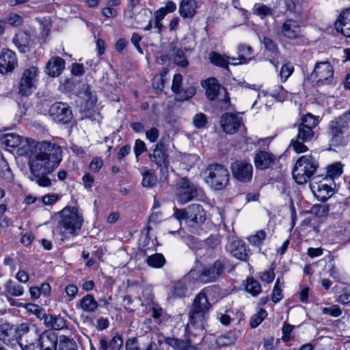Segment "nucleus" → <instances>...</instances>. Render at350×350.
Here are the masks:
<instances>
[{
	"label": "nucleus",
	"mask_w": 350,
	"mask_h": 350,
	"mask_svg": "<svg viewBox=\"0 0 350 350\" xmlns=\"http://www.w3.org/2000/svg\"><path fill=\"white\" fill-rule=\"evenodd\" d=\"M26 142L29 150L30 179L40 187H50L51 180L47 174H51L60 163L61 147L47 141L36 142L33 139H26Z\"/></svg>",
	"instance_id": "f257e3e1"
},
{
	"label": "nucleus",
	"mask_w": 350,
	"mask_h": 350,
	"mask_svg": "<svg viewBox=\"0 0 350 350\" xmlns=\"http://www.w3.org/2000/svg\"><path fill=\"white\" fill-rule=\"evenodd\" d=\"M191 228H197L203 224L206 220V212L203 206L198 204H192L185 208L177 209L171 218L169 223H175L176 228L180 229L181 221Z\"/></svg>",
	"instance_id": "f03ea898"
},
{
	"label": "nucleus",
	"mask_w": 350,
	"mask_h": 350,
	"mask_svg": "<svg viewBox=\"0 0 350 350\" xmlns=\"http://www.w3.org/2000/svg\"><path fill=\"white\" fill-rule=\"evenodd\" d=\"M206 291L203 289L196 295L189 312V324L199 330L205 329L207 315L212 308Z\"/></svg>",
	"instance_id": "7ed1b4c3"
},
{
	"label": "nucleus",
	"mask_w": 350,
	"mask_h": 350,
	"mask_svg": "<svg viewBox=\"0 0 350 350\" xmlns=\"http://www.w3.org/2000/svg\"><path fill=\"white\" fill-rule=\"evenodd\" d=\"M61 219L57 227L61 234L66 239L75 236L83 222L82 215L75 207H65L61 212Z\"/></svg>",
	"instance_id": "20e7f679"
},
{
	"label": "nucleus",
	"mask_w": 350,
	"mask_h": 350,
	"mask_svg": "<svg viewBox=\"0 0 350 350\" xmlns=\"http://www.w3.org/2000/svg\"><path fill=\"white\" fill-rule=\"evenodd\" d=\"M318 161L311 155H304L298 159L292 174L297 183H306L314 175L317 167Z\"/></svg>",
	"instance_id": "39448f33"
},
{
	"label": "nucleus",
	"mask_w": 350,
	"mask_h": 350,
	"mask_svg": "<svg viewBox=\"0 0 350 350\" xmlns=\"http://www.w3.org/2000/svg\"><path fill=\"white\" fill-rule=\"evenodd\" d=\"M206 182L215 190H222L228 184L230 173L228 170L221 164H211L206 170Z\"/></svg>",
	"instance_id": "423d86ee"
},
{
	"label": "nucleus",
	"mask_w": 350,
	"mask_h": 350,
	"mask_svg": "<svg viewBox=\"0 0 350 350\" xmlns=\"http://www.w3.org/2000/svg\"><path fill=\"white\" fill-rule=\"evenodd\" d=\"M225 261L224 260H217L209 266L205 267L200 270H191L190 275L192 280L200 283L206 284L216 281L224 272L225 268Z\"/></svg>",
	"instance_id": "0eeeda50"
},
{
	"label": "nucleus",
	"mask_w": 350,
	"mask_h": 350,
	"mask_svg": "<svg viewBox=\"0 0 350 350\" xmlns=\"http://www.w3.org/2000/svg\"><path fill=\"white\" fill-rule=\"evenodd\" d=\"M40 333L33 324L22 323L18 326L16 342L23 350H34Z\"/></svg>",
	"instance_id": "6e6552de"
},
{
	"label": "nucleus",
	"mask_w": 350,
	"mask_h": 350,
	"mask_svg": "<svg viewBox=\"0 0 350 350\" xmlns=\"http://www.w3.org/2000/svg\"><path fill=\"white\" fill-rule=\"evenodd\" d=\"M202 189L187 177L176 185V196L178 203L184 204L201 196Z\"/></svg>",
	"instance_id": "1a4fd4ad"
},
{
	"label": "nucleus",
	"mask_w": 350,
	"mask_h": 350,
	"mask_svg": "<svg viewBox=\"0 0 350 350\" xmlns=\"http://www.w3.org/2000/svg\"><path fill=\"white\" fill-rule=\"evenodd\" d=\"M38 73V68L36 66L24 70L18 85V92L21 96L28 97L36 90Z\"/></svg>",
	"instance_id": "9d476101"
},
{
	"label": "nucleus",
	"mask_w": 350,
	"mask_h": 350,
	"mask_svg": "<svg viewBox=\"0 0 350 350\" xmlns=\"http://www.w3.org/2000/svg\"><path fill=\"white\" fill-rule=\"evenodd\" d=\"M150 160L160 168V181L164 182L168 176L169 155L167 149L162 144H157L154 146L152 153L149 154Z\"/></svg>",
	"instance_id": "9b49d317"
},
{
	"label": "nucleus",
	"mask_w": 350,
	"mask_h": 350,
	"mask_svg": "<svg viewBox=\"0 0 350 350\" xmlns=\"http://www.w3.org/2000/svg\"><path fill=\"white\" fill-rule=\"evenodd\" d=\"M311 78L314 81L317 87L332 85L334 78V68L328 62H322L316 64Z\"/></svg>",
	"instance_id": "f8f14e48"
},
{
	"label": "nucleus",
	"mask_w": 350,
	"mask_h": 350,
	"mask_svg": "<svg viewBox=\"0 0 350 350\" xmlns=\"http://www.w3.org/2000/svg\"><path fill=\"white\" fill-rule=\"evenodd\" d=\"M319 124L318 119L311 113H307L301 118L297 125V138L302 142L311 141L314 135L313 129Z\"/></svg>",
	"instance_id": "ddd939ff"
},
{
	"label": "nucleus",
	"mask_w": 350,
	"mask_h": 350,
	"mask_svg": "<svg viewBox=\"0 0 350 350\" xmlns=\"http://www.w3.org/2000/svg\"><path fill=\"white\" fill-rule=\"evenodd\" d=\"M321 176H316L313 178L310 184V188L315 198L321 202L327 200L334 194V189L329 180L323 178L320 180Z\"/></svg>",
	"instance_id": "4468645a"
},
{
	"label": "nucleus",
	"mask_w": 350,
	"mask_h": 350,
	"mask_svg": "<svg viewBox=\"0 0 350 350\" xmlns=\"http://www.w3.org/2000/svg\"><path fill=\"white\" fill-rule=\"evenodd\" d=\"M233 177L243 183L250 182L253 176V166L246 160H237L231 163Z\"/></svg>",
	"instance_id": "2eb2a0df"
},
{
	"label": "nucleus",
	"mask_w": 350,
	"mask_h": 350,
	"mask_svg": "<svg viewBox=\"0 0 350 350\" xmlns=\"http://www.w3.org/2000/svg\"><path fill=\"white\" fill-rule=\"evenodd\" d=\"M49 116L57 122L67 124L72 119V112L67 104L57 102L49 109Z\"/></svg>",
	"instance_id": "dca6fc26"
},
{
	"label": "nucleus",
	"mask_w": 350,
	"mask_h": 350,
	"mask_svg": "<svg viewBox=\"0 0 350 350\" xmlns=\"http://www.w3.org/2000/svg\"><path fill=\"white\" fill-rule=\"evenodd\" d=\"M18 67L15 52L10 49H3L0 54V73L7 75Z\"/></svg>",
	"instance_id": "f3484780"
},
{
	"label": "nucleus",
	"mask_w": 350,
	"mask_h": 350,
	"mask_svg": "<svg viewBox=\"0 0 350 350\" xmlns=\"http://www.w3.org/2000/svg\"><path fill=\"white\" fill-rule=\"evenodd\" d=\"M191 279L192 278L190 275L189 271L182 279L172 282L169 298L176 299L185 297L188 293V287Z\"/></svg>",
	"instance_id": "a211bd4d"
},
{
	"label": "nucleus",
	"mask_w": 350,
	"mask_h": 350,
	"mask_svg": "<svg viewBox=\"0 0 350 350\" xmlns=\"http://www.w3.org/2000/svg\"><path fill=\"white\" fill-rule=\"evenodd\" d=\"M31 34L26 29H19L12 38V43L21 53H26L31 51Z\"/></svg>",
	"instance_id": "6ab92c4d"
},
{
	"label": "nucleus",
	"mask_w": 350,
	"mask_h": 350,
	"mask_svg": "<svg viewBox=\"0 0 350 350\" xmlns=\"http://www.w3.org/2000/svg\"><path fill=\"white\" fill-rule=\"evenodd\" d=\"M221 124L226 133L232 134L240 127L241 119L234 113H225L221 116Z\"/></svg>",
	"instance_id": "aec40b11"
},
{
	"label": "nucleus",
	"mask_w": 350,
	"mask_h": 350,
	"mask_svg": "<svg viewBox=\"0 0 350 350\" xmlns=\"http://www.w3.org/2000/svg\"><path fill=\"white\" fill-rule=\"evenodd\" d=\"M275 157L271 152L258 150L256 151L254 161L256 167L258 170H266L274 164Z\"/></svg>",
	"instance_id": "412c9836"
},
{
	"label": "nucleus",
	"mask_w": 350,
	"mask_h": 350,
	"mask_svg": "<svg viewBox=\"0 0 350 350\" xmlns=\"http://www.w3.org/2000/svg\"><path fill=\"white\" fill-rule=\"evenodd\" d=\"M57 336L52 330H46L40 334L39 345L41 350H57Z\"/></svg>",
	"instance_id": "4be33fe9"
},
{
	"label": "nucleus",
	"mask_w": 350,
	"mask_h": 350,
	"mask_svg": "<svg viewBox=\"0 0 350 350\" xmlns=\"http://www.w3.org/2000/svg\"><path fill=\"white\" fill-rule=\"evenodd\" d=\"M231 254L237 259L247 261L249 259L250 250L247 245L241 240L232 241L228 246Z\"/></svg>",
	"instance_id": "5701e85b"
},
{
	"label": "nucleus",
	"mask_w": 350,
	"mask_h": 350,
	"mask_svg": "<svg viewBox=\"0 0 350 350\" xmlns=\"http://www.w3.org/2000/svg\"><path fill=\"white\" fill-rule=\"evenodd\" d=\"M335 27L338 32L350 38V8L342 11L335 22Z\"/></svg>",
	"instance_id": "b1692460"
},
{
	"label": "nucleus",
	"mask_w": 350,
	"mask_h": 350,
	"mask_svg": "<svg viewBox=\"0 0 350 350\" xmlns=\"http://www.w3.org/2000/svg\"><path fill=\"white\" fill-rule=\"evenodd\" d=\"M65 68V61L60 57H52L46 63L45 72L52 77L59 76Z\"/></svg>",
	"instance_id": "393cba45"
},
{
	"label": "nucleus",
	"mask_w": 350,
	"mask_h": 350,
	"mask_svg": "<svg viewBox=\"0 0 350 350\" xmlns=\"http://www.w3.org/2000/svg\"><path fill=\"white\" fill-rule=\"evenodd\" d=\"M282 33L288 39L298 38L301 35V27L298 21L291 18L285 20L282 26Z\"/></svg>",
	"instance_id": "a878e982"
},
{
	"label": "nucleus",
	"mask_w": 350,
	"mask_h": 350,
	"mask_svg": "<svg viewBox=\"0 0 350 350\" xmlns=\"http://www.w3.org/2000/svg\"><path fill=\"white\" fill-rule=\"evenodd\" d=\"M26 139L27 138L24 139L16 133H8L4 135L3 143L7 146L16 148L25 142V144L24 146L18 149L20 154L23 155V154H27L29 150L26 142Z\"/></svg>",
	"instance_id": "bb28decb"
},
{
	"label": "nucleus",
	"mask_w": 350,
	"mask_h": 350,
	"mask_svg": "<svg viewBox=\"0 0 350 350\" xmlns=\"http://www.w3.org/2000/svg\"><path fill=\"white\" fill-rule=\"evenodd\" d=\"M18 336V327H15L10 323H2L0 325V340L5 344L9 345L13 341H16Z\"/></svg>",
	"instance_id": "cd10ccee"
},
{
	"label": "nucleus",
	"mask_w": 350,
	"mask_h": 350,
	"mask_svg": "<svg viewBox=\"0 0 350 350\" xmlns=\"http://www.w3.org/2000/svg\"><path fill=\"white\" fill-rule=\"evenodd\" d=\"M262 43L264 44L266 51L270 53V62L277 68L275 62L278 60L280 55L277 44L272 39L266 36L263 38Z\"/></svg>",
	"instance_id": "c85d7f7f"
},
{
	"label": "nucleus",
	"mask_w": 350,
	"mask_h": 350,
	"mask_svg": "<svg viewBox=\"0 0 350 350\" xmlns=\"http://www.w3.org/2000/svg\"><path fill=\"white\" fill-rule=\"evenodd\" d=\"M196 8L195 0H182L179 6L180 15L183 18H192L196 14Z\"/></svg>",
	"instance_id": "c756f323"
},
{
	"label": "nucleus",
	"mask_w": 350,
	"mask_h": 350,
	"mask_svg": "<svg viewBox=\"0 0 350 350\" xmlns=\"http://www.w3.org/2000/svg\"><path fill=\"white\" fill-rule=\"evenodd\" d=\"M202 86L206 87V95L208 100H213L218 96L219 91V85L215 78L208 79L202 83Z\"/></svg>",
	"instance_id": "7c9ffc66"
},
{
	"label": "nucleus",
	"mask_w": 350,
	"mask_h": 350,
	"mask_svg": "<svg viewBox=\"0 0 350 350\" xmlns=\"http://www.w3.org/2000/svg\"><path fill=\"white\" fill-rule=\"evenodd\" d=\"M77 307L84 312H93L98 307V304L93 295L87 294L81 299Z\"/></svg>",
	"instance_id": "2f4dec72"
},
{
	"label": "nucleus",
	"mask_w": 350,
	"mask_h": 350,
	"mask_svg": "<svg viewBox=\"0 0 350 350\" xmlns=\"http://www.w3.org/2000/svg\"><path fill=\"white\" fill-rule=\"evenodd\" d=\"M44 323L48 327H51L55 330H59L65 326L64 319L55 314L47 315L43 314Z\"/></svg>",
	"instance_id": "473e14b6"
},
{
	"label": "nucleus",
	"mask_w": 350,
	"mask_h": 350,
	"mask_svg": "<svg viewBox=\"0 0 350 350\" xmlns=\"http://www.w3.org/2000/svg\"><path fill=\"white\" fill-rule=\"evenodd\" d=\"M343 165L340 162H336L327 167L326 176L329 181L333 183L334 178L340 177L343 173Z\"/></svg>",
	"instance_id": "72a5a7b5"
},
{
	"label": "nucleus",
	"mask_w": 350,
	"mask_h": 350,
	"mask_svg": "<svg viewBox=\"0 0 350 350\" xmlns=\"http://www.w3.org/2000/svg\"><path fill=\"white\" fill-rule=\"evenodd\" d=\"M239 55V63H233V64L247 63L252 59L251 55L253 53V49L251 46L240 45L237 51Z\"/></svg>",
	"instance_id": "f704fd0d"
},
{
	"label": "nucleus",
	"mask_w": 350,
	"mask_h": 350,
	"mask_svg": "<svg viewBox=\"0 0 350 350\" xmlns=\"http://www.w3.org/2000/svg\"><path fill=\"white\" fill-rule=\"evenodd\" d=\"M5 289L8 294L14 297H19L24 293L23 287L11 280L5 284Z\"/></svg>",
	"instance_id": "c9c22d12"
},
{
	"label": "nucleus",
	"mask_w": 350,
	"mask_h": 350,
	"mask_svg": "<svg viewBox=\"0 0 350 350\" xmlns=\"http://www.w3.org/2000/svg\"><path fill=\"white\" fill-rule=\"evenodd\" d=\"M190 340H183L173 337L165 338V342L175 350H185Z\"/></svg>",
	"instance_id": "e433bc0d"
},
{
	"label": "nucleus",
	"mask_w": 350,
	"mask_h": 350,
	"mask_svg": "<svg viewBox=\"0 0 350 350\" xmlns=\"http://www.w3.org/2000/svg\"><path fill=\"white\" fill-rule=\"evenodd\" d=\"M283 278H278L272 292V301L274 303L279 302L283 298L282 288L284 287Z\"/></svg>",
	"instance_id": "4c0bfd02"
},
{
	"label": "nucleus",
	"mask_w": 350,
	"mask_h": 350,
	"mask_svg": "<svg viewBox=\"0 0 350 350\" xmlns=\"http://www.w3.org/2000/svg\"><path fill=\"white\" fill-rule=\"evenodd\" d=\"M245 290L252 296L256 297L261 293V285L253 278H249L246 280Z\"/></svg>",
	"instance_id": "58836bf2"
},
{
	"label": "nucleus",
	"mask_w": 350,
	"mask_h": 350,
	"mask_svg": "<svg viewBox=\"0 0 350 350\" xmlns=\"http://www.w3.org/2000/svg\"><path fill=\"white\" fill-rule=\"evenodd\" d=\"M146 262L153 268H161L164 265L165 259L161 254L156 253L148 256L146 258Z\"/></svg>",
	"instance_id": "ea45409f"
},
{
	"label": "nucleus",
	"mask_w": 350,
	"mask_h": 350,
	"mask_svg": "<svg viewBox=\"0 0 350 350\" xmlns=\"http://www.w3.org/2000/svg\"><path fill=\"white\" fill-rule=\"evenodd\" d=\"M75 341L66 336H59V350H77Z\"/></svg>",
	"instance_id": "a19ab883"
},
{
	"label": "nucleus",
	"mask_w": 350,
	"mask_h": 350,
	"mask_svg": "<svg viewBox=\"0 0 350 350\" xmlns=\"http://www.w3.org/2000/svg\"><path fill=\"white\" fill-rule=\"evenodd\" d=\"M237 339L235 332H230L223 336L219 337L216 342L219 346H228L234 344Z\"/></svg>",
	"instance_id": "79ce46f5"
},
{
	"label": "nucleus",
	"mask_w": 350,
	"mask_h": 350,
	"mask_svg": "<svg viewBox=\"0 0 350 350\" xmlns=\"http://www.w3.org/2000/svg\"><path fill=\"white\" fill-rule=\"evenodd\" d=\"M142 175L143 176L142 185L144 187L152 188L156 185L157 178L149 170H146L144 172H142Z\"/></svg>",
	"instance_id": "37998d69"
},
{
	"label": "nucleus",
	"mask_w": 350,
	"mask_h": 350,
	"mask_svg": "<svg viewBox=\"0 0 350 350\" xmlns=\"http://www.w3.org/2000/svg\"><path fill=\"white\" fill-rule=\"evenodd\" d=\"M173 55V61L176 64L182 67H186L188 66L189 62L184 52L181 49H174Z\"/></svg>",
	"instance_id": "c03bdc74"
},
{
	"label": "nucleus",
	"mask_w": 350,
	"mask_h": 350,
	"mask_svg": "<svg viewBox=\"0 0 350 350\" xmlns=\"http://www.w3.org/2000/svg\"><path fill=\"white\" fill-rule=\"evenodd\" d=\"M270 95L278 101L282 102L287 98L288 92L282 85H277L270 90Z\"/></svg>",
	"instance_id": "a18cd8bd"
},
{
	"label": "nucleus",
	"mask_w": 350,
	"mask_h": 350,
	"mask_svg": "<svg viewBox=\"0 0 350 350\" xmlns=\"http://www.w3.org/2000/svg\"><path fill=\"white\" fill-rule=\"evenodd\" d=\"M267 316L265 310L260 308V310L254 314L250 319V326L252 328L257 327Z\"/></svg>",
	"instance_id": "49530a36"
},
{
	"label": "nucleus",
	"mask_w": 350,
	"mask_h": 350,
	"mask_svg": "<svg viewBox=\"0 0 350 350\" xmlns=\"http://www.w3.org/2000/svg\"><path fill=\"white\" fill-rule=\"evenodd\" d=\"M196 92V88L193 85L180 88V90L176 93L179 96L180 100H188L193 97Z\"/></svg>",
	"instance_id": "de8ad7c7"
},
{
	"label": "nucleus",
	"mask_w": 350,
	"mask_h": 350,
	"mask_svg": "<svg viewBox=\"0 0 350 350\" xmlns=\"http://www.w3.org/2000/svg\"><path fill=\"white\" fill-rule=\"evenodd\" d=\"M267 233L265 230H261L256 232L255 234L248 237V241L253 245L259 246L266 238Z\"/></svg>",
	"instance_id": "09e8293b"
},
{
	"label": "nucleus",
	"mask_w": 350,
	"mask_h": 350,
	"mask_svg": "<svg viewBox=\"0 0 350 350\" xmlns=\"http://www.w3.org/2000/svg\"><path fill=\"white\" fill-rule=\"evenodd\" d=\"M210 59H211V63H213L217 66H221L223 68H228V66L229 62H228V59H226L225 57L222 56L221 55H220L217 53L212 52L210 54Z\"/></svg>",
	"instance_id": "8fccbe9b"
},
{
	"label": "nucleus",
	"mask_w": 350,
	"mask_h": 350,
	"mask_svg": "<svg viewBox=\"0 0 350 350\" xmlns=\"http://www.w3.org/2000/svg\"><path fill=\"white\" fill-rule=\"evenodd\" d=\"M275 267H271L269 269L262 272L258 273V278L262 282H265L267 284L271 283L275 278V274L274 272Z\"/></svg>",
	"instance_id": "3c124183"
},
{
	"label": "nucleus",
	"mask_w": 350,
	"mask_h": 350,
	"mask_svg": "<svg viewBox=\"0 0 350 350\" xmlns=\"http://www.w3.org/2000/svg\"><path fill=\"white\" fill-rule=\"evenodd\" d=\"M192 122L196 129H203L207 124V117L203 113H198L193 116Z\"/></svg>",
	"instance_id": "603ef678"
},
{
	"label": "nucleus",
	"mask_w": 350,
	"mask_h": 350,
	"mask_svg": "<svg viewBox=\"0 0 350 350\" xmlns=\"http://www.w3.org/2000/svg\"><path fill=\"white\" fill-rule=\"evenodd\" d=\"M329 205L315 204L312 207V213H314L319 217H325L328 215Z\"/></svg>",
	"instance_id": "864d4df0"
},
{
	"label": "nucleus",
	"mask_w": 350,
	"mask_h": 350,
	"mask_svg": "<svg viewBox=\"0 0 350 350\" xmlns=\"http://www.w3.org/2000/svg\"><path fill=\"white\" fill-rule=\"evenodd\" d=\"M254 12L261 17H265L273 14V10L271 8L263 4H255Z\"/></svg>",
	"instance_id": "5fc2aeb1"
},
{
	"label": "nucleus",
	"mask_w": 350,
	"mask_h": 350,
	"mask_svg": "<svg viewBox=\"0 0 350 350\" xmlns=\"http://www.w3.org/2000/svg\"><path fill=\"white\" fill-rule=\"evenodd\" d=\"M5 21V24L8 23L12 27H18L23 23V20L22 17L20 15L15 13H11L10 14H9Z\"/></svg>",
	"instance_id": "6e6d98bb"
},
{
	"label": "nucleus",
	"mask_w": 350,
	"mask_h": 350,
	"mask_svg": "<svg viewBox=\"0 0 350 350\" xmlns=\"http://www.w3.org/2000/svg\"><path fill=\"white\" fill-rule=\"evenodd\" d=\"M294 70V66L288 62L284 64L280 70V77L282 81H286L287 79L291 75Z\"/></svg>",
	"instance_id": "4d7b16f0"
},
{
	"label": "nucleus",
	"mask_w": 350,
	"mask_h": 350,
	"mask_svg": "<svg viewBox=\"0 0 350 350\" xmlns=\"http://www.w3.org/2000/svg\"><path fill=\"white\" fill-rule=\"evenodd\" d=\"M133 149L135 157L137 159L139 157L147 150L146 144L139 139L135 140Z\"/></svg>",
	"instance_id": "13d9d810"
},
{
	"label": "nucleus",
	"mask_w": 350,
	"mask_h": 350,
	"mask_svg": "<svg viewBox=\"0 0 350 350\" xmlns=\"http://www.w3.org/2000/svg\"><path fill=\"white\" fill-rule=\"evenodd\" d=\"M322 312L324 314H328L333 317H338L342 314L340 307L337 305H334L329 308H324Z\"/></svg>",
	"instance_id": "bf43d9fd"
},
{
	"label": "nucleus",
	"mask_w": 350,
	"mask_h": 350,
	"mask_svg": "<svg viewBox=\"0 0 350 350\" xmlns=\"http://www.w3.org/2000/svg\"><path fill=\"white\" fill-rule=\"evenodd\" d=\"M306 142H302L301 139H299L296 137L295 139H293L291 142V146L293 149L297 153L304 152L308 150V148L304 144Z\"/></svg>",
	"instance_id": "052dcab7"
},
{
	"label": "nucleus",
	"mask_w": 350,
	"mask_h": 350,
	"mask_svg": "<svg viewBox=\"0 0 350 350\" xmlns=\"http://www.w3.org/2000/svg\"><path fill=\"white\" fill-rule=\"evenodd\" d=\"M183 81V77L180 74H176L174 76L173 81H172V90L174 93H177L180 89L181 88V84Z\"/></svg>",
	"instance_id": "680f3d73"
},
{
	"label": "nucleus",
	"mask_w": 350,
	"mask_h": 350,
	"mask_svg": "<svg viewBox=\"0 0 350 350\" xmlns=\"http://www.w3.org/2000/svg\"><path fill=\"white\" fill-rule=\"evenodd\" d=\"M159 136V131L155 127L151 128L150 129L146 131V139H148L152 143L155 142L158 139Z\"/></svg>",
	"instance_id": "e2e57ef3"
},
{
	"label": "nucleus",
	"mask_w": 350,
	"mask_h": 350,
	"mask_svg": "<svg viewBox=\"0 0 350 350\" xmlns=\"http://www.w3.org/2000/svg\"><path fill=\"white\" fill-rule=\"evenodd\" d=\"M123 340L120 336H114L109 341V347L111 350H120L122 346Z\"/></svg>",
	"instance_id": "0e129e2a"
},
{
	"label": "nucleus",
	"mask_w": 350,
	"mask_h": 350,
	"mask_svg": "<svg viewBox=\"0 0 350 350\" xmlns=\"http://www.w3.org/2000/svg\"><path fill=\"white\" fill-rule=\"evenodd\" d=\"M162 27L163 25L161 21H156L154 19V25H152V20H150L147 26L144 27V30L149 31L153 27L155 29V33L160 34L161 32Z\"/></svg>",
	"instance_id": "69168bd1"
},
{
	"label": "nucleus",
	"mask_w": 350,
	"mask_h": 350,
	"mask_svg": "<svg viewBox=\"0 0 350 350\" xmlns=\"http://www.w3.org/2000/svg\"><path fill=\"white\" fill-rule=\"evenodd\" d=\"M198 160L196 154H188L183 158V163L189 167H192Z\"/></svg>",
	"instance_id": "338daca9"
},
{
	"label": "nucleus",
	"mask_w": 350,
	"mask_h": 350,
	"mask_svg": "<svg viewBox=\"0 0 350 350\" xmlns=\"http://www.w3.org/2000/svg\"><path fill=\"white\" fill-rule=\"evenodd\" d=\"M217 319L224 325H228L232 321V318L227 312L226 313H223L221 312H217Z\"/></svg>",
	"instance_id": "774afa93"
}]
</instances>
